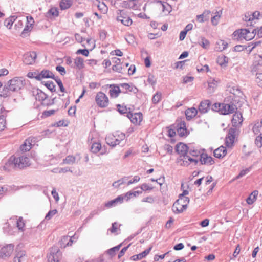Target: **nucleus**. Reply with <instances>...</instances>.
Masks as SVG:
<instances>
[{
	"mask_svg": "<svg viewBox=\"0 0 262 262\" xmlns=\"http://www.w3.org/2000/svg\"><path fill=\"white\" fill-rule=\"evenodd\" d=\"M120 86L121 88H122L123 89L125 90L126 91H128L130 92L134 91L133 89H134V87L130 85L128 83H121V84H120ZM135 89H136V88H135Z\"/></svg>",
	"mask_w": 262,
	"mask_h": 262,
	"instance_id": "8fccbe9b",
	"label": "nucleus"
},
{
	"mask_svg": "<svg viewBox=\"0 0 262 262\" xmlns=\"http://www.w3.org/2000/svg\"><path fill=\"white\" fill-rule=\"evenodd\" d=\"M25 226L23 218L20 217L17 222V226L19 230H22Z\"/></svg>",
	"mask_w": 262,
	"mask_h": 262,
	"instance_id": "6e6d98bb",
	"label": "nucleus"
},
{
	"mask_svg": "<svg viewBox=\"0 0 262 262\" xmlns=\"http://www.w3.org/2000/svg\"><path fill=\"white\" fill-rule=\"evenodd\" d=\"M222 11H217L215 15L211 18V23L212 25L216 26L218 24V21L221 17Z\"/></svg>",
	"mask_w": 262,
	"mask_h": 262,
	"instance_id": "58836bf2",
	"label": "nucleus"
},
{
	"mask_svg": "<svg viewBox=\"0 0 262 262\" xmlns=\"http://www.w3.org/2000/svg\"><path fill=\"white\" fill-rule=\"evenodd\" d=\"M106 143L111 146L114 147L119 144L118 140L117 139L116 136L114 135H109L105 138Z\"/></svg>",
	"mask_w": 262,
	"mask_h": 262,
	"instance_id": "4be33fe9",
	"label": "nucleus"
},
{
	"mask_svg": "<svg viewBox=\"0 0 262 262\" xmlns=\"http://www.w3.org/2000/svg\"><path fill=\"white\" fill-rule=\"evenodd\" d=\"M210 102L208 100L202 101L199 106V112L201 114H205L208 112Z\"/></svg>",
	"mask_w": 262,
	"mask_h": 262,
	"instance_id": "6ab92c4d",
	"label": "nucleus"
},
{
	"mask_svg": "<svg viewBox=\"0 0 262 262\" xmlns=\"http://www.w3.org/2000/svg\"><path fill=\"white\" fill-rule=\"evenodd\" d=\"M57 212V211L56 209L50 210L46 214V215L45 216V219L46 220H50Z\"/></svg>",
	"mask_w": 262,
	"mask_h": 262,
	"instance_id": "603ef678",
	"label": "nucleus"
},
{
	"mask_svg": "<svg viewBox=\"0 0 262 262\" xmlns=\"http://www.w3.org/2000/svg\"><path fill=\"white\" fill-rule=\"evenodd\" d=\"M228 62V58L224 55L219 56L217 59V63L221 66L225 65Z\"/></svg>",
	"mask_w": 262,
	"mask_h": 262,
	"instance_id": "ea45409f",
	"label": "nucleus"
},
{
	"mask_svg": "<svg viewBox=\"0 0 262 262\" xmlns=\"http://www.w3.org/2000/svg\"><path fill=\"white\" fill-rule=\"evenodd\" d=\"M260 16V12L258 11L247 12L243 18V20L247 23V26H251L255 20H257Z\"/></svg>",
	"mask_w": 262,
	"mask_h": 262,
	"instance_id": "423d86ee",
	"label": "nucleus"
},
{
	"mask_svg": "<svg viewBox=\"0 0 262 262\" xmlns=\"http://www.w3.org/2000/svg\"><path fill=\"white\" fill-rule=\"evenodd\" d=\"M255 144L259 146H262V136H258L255 139Z\"/></svg>",
	"mask_w": 262,
	"mask_h": 262,
	"instance_id": "774afa93",
	"label": "nucleus"
},
{
	"mask_svg": "<svg viewBox=\"0 0 262 262\" xmlns=\"http://www.w3.org/2000/svg\"><path fill=\"white\" fill-rule=\"evenodd\" d=\"M30 159L27 157L21 156L18 158L14 156H11L9 161L6 164L7 165H13L16 168L22 169L30 165Z\"/></svg>",
	"mask_w": 262,
	"mask_h": 262,
	"instance_id": "f257e3e1",
	"label": "nucleus"
},
{
	"mask_svg": "<svg viewBox=\"0 0 262 262\" xmlns=\"http://www.w3.org/2000/svg\"><path fill=\"white\" fill-rule=\"evenodd\" d=\"M60 253L56 248H52L50 253L47 256L48 262H59L58 257Z\"/></svg>",
	"mask_w": 262,
	"mask_h": 262,
	"instance_id": "dca6fc26",
	"label": "nucleus"
},
{
	"mask_svg": "<svg viewBox=\"0 0 262 262\" xmlns=\"http://www.w3.org/2000/svg\"><path fill=\"white\" fill-rule=\"evenodd\" d=\"M256 81L258 85L262 88V73H256Z\"/></svg>",
	"mask_w": 262,
	"mask_h": 262,
	"instance_id": "3c124183",
	"label": "nucleus"
},
{
	"mask_svg": "<svg viewBox=\"0 0 262 262\" xmlns=\"http://www.w3.org/2000/svg\"><path fill=\"white\" fill-rule=\"evenodd\" d=\"M228 46V43L223 40H219L216 42L215 50L217 51H222L226 49Z\"/></svg>",
	"mask_w": 262,
	"mask_h": 262,
	"instance_id": "c85d7f7f",
	"label": "nucleus"
},
{
	"mask_svg": "<svg viewBox=\"0 0 262 262\" xmlns=\"http://www.w3.org/2000/svg\"><path fill=\"white\" fill-rule=\"evenodd\" d=\"M25 255L26 252L24 250H21L17 252L15 257H17V258L20 260V258H23Z\"/></svg>",
	"mask_w": 262,
	"mask_h": 262,
	"instance_id": "69168bd1",
	"label": "nucleus"
},
{
	"mask_svg": "<svg viewBox=\"0 0 262 262\" xmlns=\"http://www.w3.org/2000/svg\"><path fill=\"white\" fill-rule=\"evenodd\" d=\"M199 45L204 49H207L209 47L210 42L205 37H201Z\"/></svg>",
	"mask_w": 262,
	"mask_h": 262,
	"instance_id": "e433bc0d",
	"label": "nucleus"
},
{
	"mask_svg": "<svg viewBox=\"0 0 262 262\" xmlns=\"http://www.w3.org/2000/svg\"><path fill=\"white\" fill-rule=\"evenodd\" d=\"M8 87L11 92H16L20 90L24 85L22 77H15L10 80L8 82Z\"/></svg>",
	"mask_w": 262,
	"mask_h": 262,
	"instance_id": "20e7f679",
	"label": "nucleus"
},
{
	"mask_svg": "<svg viewBox=\"0 0 262 262\" xmlns=\"http://www.w3.org/2000/svg\"><path fill=\"white\" fill-rule=\"evenodd\" d=\"M209 19V17H205L204 14L198 15L196 16V20L199 23H203Z\"/></svg>",
	"mask_w": 262,
	"mask_h": 262,
	"instance_id": "5fc2aeb1",
	"label": "nucleus"
},
{
	"mask_svg": "<svg viewBox=\"0 0 262 262\" xmlns=\"http://www.w3.org/2000/svg\"><path fill=\"white\" fill-rule=\"evenodd\" d=\"M219 107H220L219 113L223 115L233 113L236 110V106L233 104L221 103V105H219Z\"/></svg>",
	"mask_w": 262,
	"mask_h": 262,
	"instance_id": "0eeeda50",
	"label": "nucleus"
},
{
	"mask_svg": "<svg viewBox=\"0 0 262 262\" xmlns=\"http://www.w3.org/2000/svg\"><path fill=\"white\" fill-rule=\"evenodd\" d=\"M121 246H122V244H120L113 248H112L108 249L107 251V254L108 255H110L111 257L115 256L116 254V252L118 251L120 249Z\"/></svg>",
	"mask_w": 262,
	"mask_h": 262,
	"instance_id": "4c0bfd02",
	"label": "nucleus"
},
{
	"mask_svg": "<svg viewBox=\"0 0 262 262\" xmlns=\"http://www.w3.org/2000/svg\"><path fill=\"white\" fill-rule=\"evenodd\" d=\"M208 89L210 93H212L214 91V88L216 85L214 80H210L208 82Z\"/></svg>",
	"mask_w": 262,
	"mask_h": 262,
	"instance_id": "09e8293b",
	"label": "nucleus"
},
{
	"mask_svg": "<svg viewBox=\"0 0 262 262\" xmlns=\"http://www.w3.org/2000/svg\"><path fill=\"white\" fill-rule=\"evenodd\" d=\"M198 162L197 160L191 158L187 155V154L180 155L177 159V162L183 166H188L191 162H194L195 164H196Z\"/></svg>",
	"mask_w": 262,
	"mask_h": 262,
	"instance_id": "6e6552de",
	"label": "nucleus"
},
{
	"mask_svg": "<svg viewBox=\"0 0 262 262\" xmlns=\"http://www.w3.org/2000/svg\"><path fill=\"white\" fill-rule=\"evenodd\" d=\"M32 93L36 100H38L40 102H43L47 98V95L38 89L33 88L32 91Z\"/></svg>",
	"mask_w": 262,
	"mask_h": 262,
	"instance_id": "4468645a",
	"label": "nucleus"
},
{
	"mask_svg": "<svg viewBox=\"0 0 262 262\" xmlns=\"http://www.w3.org/2000/svg\"><path fill=\"white\" fill-rule=\"evenodd\" d=\"M84 68V60L80 57H76L74 59V68L81 70Z\"/></svg>",
	"mask_w": 262,
	"mask_h": 262,
	"instance_id": "bb28decb",
	"label": "nucleus"
},
{
	"mask_svg": "<svg viewBox=\"0 0 262 262\" xmlns=\"http://www.w3.org/2000/svg\"><path fill=\"white\" fill-rule=\"evenodd\" d=\"M200 161L202 164L208 165H212L214 163L213 158L208 156L206 154H202L201 155Z\"/></svg>",
	"mask_w": 262,
	"mask_h": 262,
	"instance_id": "a211bd4d",
	"label": "nucleus"
},
{
	"mask_svg": "<svg viewBox=\"0 0 262 262\" xmlns=\"http://www.w3.org/2000/svg\"><path fill=\"white\" fill-rule=\"evenodd\" d=\"M53 79H55V80L56 81V82L58 84V86L60 88V91L62 92H63L64 91V88L63 86V85L62 84V82L61 80L60 79L58 78H55V77H54V78H53Z\"/></svg>",
	"mask_w": 262,
	"mask_h": 262,
	"instance_id": "4d7b16f0",
	"label": "nucleus"
},
{
	"mask_svg": "<svg viewBox=\"0 0 262 262\" xmlns=\"http://www.w3.org/2000/svg\"><path fill=\"white\" fill-rule=\"evenodd\" d=\"M32 28V23H30V25L28 24L26 25L21 32V36L23 38L27 37L28 35V32L31 31Z\"/></svg>",
	"mask_w": 262,
	"mask_h": 262,
	"instance_id": "a19ab883",
	"label": "nucleus"
},
{
	"mask_svg": "<svg viewBox=\"0 0 262 262\" xmlns=\"http://www.w3.org/2000/svg\"><path fill=\"white\" fill-rule=\"evenodd\" d=\"M55 113V110H51L49 111H45L43 112L42 115L45 117H49L51 116V115L54 114Z\"/></svg>",
	"mask_w": 262,
	"mask_h": 262,
	"instance_id": "338daca9",
	"label": "nucleus"
},
{
	"mask_svg": "<svg viewBox=\"0 0 262 262\" xmlns=\"http://www.w3.org/2000/svg\"><path fill=\"white\" fill-rule=\"evenodd\" d=\"M58 11L55 7H52L46 13V17L48 18H52L58 15Z\"/></svg>",
	"mask_w": 262,
	"mask_h": 262,
	"instance_id": "473e14b6",
	"label": "nucleus"
},
{
	"mask_svg": "<svg viewBox=\"0 0 262 262\" xmlns=\"http://www.w3.org/2000/svg\"><path fill=\"white\" fill-rule=\"evenodd\" d=\"M112 69L113 71L119 72V73H122V66L120 64H115L112 67Z\"/></svg>",
	"mask_w": 262,
	"mask_h": 262,
	"instance_id": "0e129e2a",
	"label": "nucleus"
},
{
	"mask_svg": "<svg viewBox=\"0 0 262 262\" xmlns=\"http://www.w3.org/2000/svg\"><path fill=\"white\" fill-rule=\"evenodd\" d=\"M262 68V56L259 55H255L254 60L252 66L251 72H256Z\"/></svg>",
	"mask_w": 262,
	"mask_h": 262,
	"instance_id": "9b49d317",
	"label": "nucleus"
},
{
	"mask_svg": "<svg viewBox=\"0 0 262 262\" xmlns=\"http://www.w3.org/2000/svg\"><path fill=\"white\" fill-rule=\"evenodd\" d=\"M258 194V191L257 190L253 191L246 199L247 204L251 205L256 200Z\"/></svg>",
	"mask_w": 262,
	"mask_h": 262,
	"instance_id": "72a5a7b5",
	"label": "nucleus"
},
{
	"mask_svg": "<svg viewBox=\"0 0 262 262\" xmlns=\"http://www.w3.org/2000/svg\"><path fill=\"white\" fill-rule=\"evenodd\" d=\"M95 101L97 105L101 108L106 107L109 104L107 96L101 92L97 93L95 97Z\"/></svg>",
	"mask_w": 262,
	"mask_h": 262,
	"instance_id": "39448f33",
	"label": "nucleus"
},
{
	"mask_svg": "<svg viewBox=\"0 0 262 262\" xmlns=\"http://www.w3.org/2000/svg\"><path fill=\"white\" fill-rule=\"evenodd\" d=\"M117 20L120 21L122 24L126 26H129L132 24V20L129 17H124L122 16H118L117 17Z\"/></svg>",
	"mask_w": 262,
	"mask_h": 262,
	"instance_id": "7c9ffc66",
	"label": "nucleus"
},
{
	"mask_svg": "<svg viewBox=\"0 0 262 262\" xmlns=\"http://www.w3.org/2000/svg\"><path fill=\"white\" fill-rule=\"evenodd\" d=\"M198 112V110L194 107L188 108L185 111L186 118L188 119H191L196 115Z\"/></svg>",
	"mask_w": 262,
	"mask_h": 262,
	"instance_id": "2f4dec72",
	"label": "nucleus"
},
{
	"mask_svg": "<svg viewBox=\"0 0 262 262\" xmlns=\"http://www.w3.org/2000/svg\"><path fill=\"white\" fill-rule=\"evenodd\" d=\"M90 143L92 144L91 150L93 153L98 152L102 148L101 144L94 141L92 137L91 138Z\"/></svg>",
	"mask_w": 262,
	"mask_h": 262,
	"instance_id": "b1692460",
	"label": "nucleus"
},
{
	"mask_svg": "<svg viewBox=\"0 0 262 262\" xmlns=\"http://www.w3.org/2000/svg\"><path fill=\"white\" fill-rule=\"evenodd\" d=\"M140 188L143 191L151 190L153 189L152 187L149 186L147 184L144 183L140 186Z\"/></svg>",
	"mask_w": 262,
	"mask_h": 262,
	"instance_id": "680f3d73",
	"label": "nucleus"
},
{
	"mask_svg": "<svg viewBox=\"0 0 262 262\" xmlns=\"http://www.w3.org/2000/svg\"><path fill=\"white\" fill-rule=\"evenodd\" d=\"M8 87L7 85H5L3 88V90L2 91H0V96L6 98L7 97H9L11 95V91L9 90V89L6 88Z\"/></svg>",
	"mask_w": 262,
	"mask_h": 262,
	"instance_id": "79ce46f5",
	"label": "nucleus"
},
{
	"mask_svg": "<svg viewBox=\"0 0 262 262\" xmlns=\"http://www.w3.org/2000/svg\"><path fill=\"white\" fill-rule=\"evenodd\" d=\"M162 98V94L161 92H157L152 97V101L154 104L159 103Z\"/></svg>",
	"mask_w": 262,
	"mask_h": 262,
	"instance_id": "a18cd8bd",
	"label": "nucleus"
},
{
	"mask_svg": "<svg viewBox=\"0 0 262 262\" xmlns=\"http://www.w3.org/2000/svg\"><path fill=\"white\" fill-rule=\"evenodd\" d=\"M36 56L35 52H28L24 55L23 62L26 64H31L34 62Z\"/></svg>",
	"mask_w": 262,
	"mask_h": 262,
	"instance_id": "2eb2a0df",
	"label": "nucleus"
},
{
	"mask_svg": "<svg viewBox=\"0 0 262 262\" xmlns=\"http://www.w3.org/2000/svg\"><path fill=\"white\" fill-rule=\"evenodd\" d=\"M226 154L227 150L224 146H221L214 151V156L217 158H223Z\"/></svg>",
	"mask_w": 262,
	"mask_h": 262,
	"instance_id": "cd10ccee",
	"label": "nucleus"
},
{
	"mask_svg": "<svg viewBox=\"0 0 262 262\" xmlns=\"http://www.w3.org/2000/svg\"><path fill=\"white\" fill-rule=\"evenodd\" d=\"M176 150L180 156L184 154H187L188 152V147L186 144L183 143H179L177 144Z\"/></svg>",
	"mask_w": 262,
	"mask_h": 262,
	"instance_id": "5701e85b",
	"label": "nucleus"
},
{
	"mask_svg": "<svg viewBox=\"0 0 262 262\" xmlns=\"http://www.w3.org/2000/svg\"><path fill=\"white\" fill-rule=\"evenodd\" d=\"M189 202L187 196H179V199L173 204L172 210L174 213H181L186 210Z\"/></svg>",
	"mask_w": 262,
	"mask_h": 262,
	"instance_id": "7ed1b4c3",
	"label": "nucleus"
},
{
	"mask_svg": "<svg viewBox=\"0 0 262 262\" xmlns=\"http://www.w3.org/2000/svg\"><path fill=\"white\" fill-rule=\"evenodd\" d=\"M34 78L38 80H40L43 78H54V75L52 72L48 70H42L40 73H35Z\"/></svg>",
	"mask_w": 262,
	"mask_h": 262,
	"instance_id": "ddd939ff",
	"label": "nucleus"
},
{
	"mask_svg": "<svg viewBox=\"0 0 262 262\" xmlns=\"http://www.w3.org/2000/svg\"><path fill=\"white\" fill-rule=\"evenodd\" d=\"M157 7L161 9L163 13L165 15H167L172 11L171 6L167 2L158 1L156 2Z\"/></svg>",
	"mask_w": 262,
	"mask_h": 262,
	"instance_id": "1a4fd4ad",
	"label": "nucleus"
},
{
	"mask_svg": "<svg viewBox=\"0 0 262 262\" xmlns=\"http://www.w3.org/2000/svg\"><path fill=\"white\" fill-rule=\"evenodd\" d=\"M236 130L235 129L231 128L229 129L227 136L226 138V144L228 147H231L234 142Z\"/></svg>",
	"mask_w": 262,
	"mask_h": 262,
	"instance_id": "f8f14e48",
	"label": "nucleus"
},
{
	"mask_svg": "<svg viewBox=\"0 0 262 262\" xmlns=\"http://www.w3.org/2000/svg\"><path fill=\"white\" fill-rule=\"evenodd\" d=\"M14 249V245L9 244L3 247L0 250V257L2 258L9 257L12 253Z\"/></svg>",
	"mask_w": 262,
	"mask_h": 262,
	"instance_id": "9d476101",
	"label": "nucleus"
},
{
	"mask_svg": "<svg viewBox=\"0 0 262 262\" xmlns=\"http://www.w3.org/2000/svg\"><path fill=\"white\" fill-rule=\"evenodd\" d=\"M45 85L51 92H53L55 91V85L53 82L52 81H47L45 83Z\"/></svg>",
	"mask_w": 262,
	"mask_h": 262,
	"instance_id": "de8ad7c7",
	"label": "nucleus"
},
{
	"mask_svg": "<svg viewBox=\"0 0 262 262\" xmlns=\"http://www.w3.org/2000/svg\"><path fill=\"white\" fill-rule=\"evenodd\" d=\"M124 200V197L122 195H119L117 198L110 201L105 204V206L110 208L114 206L118 203L121 204Z\"/></svg>",
	"mask_w": 262,
	"mask_h": 262,
	"instance_id": "a878e982",
	"label": "nucleus"
},
{
	"mask_svg": "<svg viewBox=\"0 0 262 262\" xmlns=\"http://www.w3.org/2000/svg\"><path fill=\"white\" fill-rule=\"evenodd\" d=\"M31 143L27 140L25 141L24 144L20 146V149L22 151H27L31 148Z\"/></svg>",
	"mask_w": 262,
	"mask_h": 262,
	"instance_id": "c9c22d12",
	"label": "nucleus"
},
{
	"mask_svg": "<svg viewBox=\"0 0 262 262\" xmlns=\"http://www.w3.org/2000/svg\"><path fill=\"white\" fill-rule=\"evenodd\" d=\"M80 159V156L79 155H77L76 156H68L67 157V164H73L76 161H78Z\"/></svg>",
	"mask_w": 262,
	"mask_h": 262,
	"instance_id": "f704fd0d",
	"label": "nucleus"
},
{
	"mask_svg": "<svg viewBox=\"0 0 262 262\" xmlns=\"http://www.w3.org/2000/svg\"><path fill=\"white\" fill-rule=\"evenodd\" d=\"M249 171V168H246L245 169H243L242 171H241L240 173L238 174V175L236 177V179H239L244 176L247 174Z\"/></svg>",
	"mask_w": 262,
	"mask_h": 262,
	"instance_id": "e2e57ef3",
	"label": "nucleus"
},
{
	"mask_svg": "<svg viewBox=\"0 0 262 262\" xmlns=\"http://www.w3.org/2000/svg\"><path fill=\"white\" fill-rule=\"evenodd\" d=\"M129 115H127L130 121L134 124H139L142 120V114L141 113L131 114Z\"/></svg>",
	"mask_w": 262,
	"mask_h": 262,
	"instance_id": "aec40b11",
	"label": "nucleus"
},
{
	"mask_svg": "<svg viewBox=\"0 0 262 262\" xmlns=\"http://www.w3.org/2000/svg\"><path fill=\"white\" fill-rule=\"evenodd\" d=\"M97 7L98 9L103 14H105L107 13L108 10V8L107 6L103 2H99Z\"/></svg>",
	"mask_w": 262,
	"mask_h": 262,
	"instance_id": "c03bdc74",
	"label": "nucleus"
},
{
	"mask_svg": "<svg viewBox=\"0 0 262 262\" xmlns=\"http://www.w3.org/2000/svg\"><path fill=\"white\" fill-rule=\"evenodd\" d=\"M6 121L5 116L2 115L0 116V131L4 130L6 128Z\"/></svg>",
	"mask_w": 262,
	"mask_h": 262,
	"instance_id": "49530a36",
	"label": "nucleus"
},
{
	"mask_svg": "<svg viewBox=\"0 0 262 262\" xmlns=\"http://www.w3.org/2000/svg\"><path fill=\"white\" fill-rule=\"evenodd\" d=\"M52 126L53 127H61V126H66L65 121L64 120H60L54 124H52Z\"/></svg>",
	"mask_w": 262,
	"mask_h": 262,
	"instance_id": "13d9d810",
	"label": "nucleus"
},
{
	"mask_svg": "<svg viewBox=\"0 0 262 262\" xmlns=\"http://www.w3.org/2000/svg\"><path fill=\"white\" fill-rule=\"evenodd\" d=\"M256 33V29H253L251 32L249 29H241L235 31L233 36L234 39L237 40L245 39L248 41L252 39L255 37Z\"/></svg>",
	"mask_w": 262,
	"mask_h": 262,
	"instance_id": "f03ea898",
	"label": "nucleus"
},
{
	"mask_svg": "<svg viewBox=\"0 0 262 262\" xmlns=\"http://www.w3.org/2000/svg\"><path fill=\"white\" fill-rule=\"evenodd\" d=\"M243 121L242 114L240 112H236L233 115L232 119L233 126L237 127L241 125Z\"/></svg>",
	"mask_w": 262,
	"mask_h": 262,
	"instance_id": "f3484780",
	"label": "nucleus"
},
{
	"mask_svg": "<svg viewBox=\"0 0 262 262\" xmlns=\"http://www.w3.org/2000/svg\"><path fill=\"white\" fill-rule=\"evenodd\" d=\"M151 248L152 247H149L148 249L145 250L142 253L132 256L131 257V259L134 261H136L142 259V258L145 257L149 253L151 250Z\"/></svg>",
	"mask_w": 262,
	"mask_h": 262,
	"instance_id": "c756f323",
	"label": "nucleus"
},
{
	"mask_svg": "<svg viewBox=\"0 0 262 262\" xmlns=\"http://www.w3.org/2000/svg\"><path fill=\"white\" fill-rule=\"evenodd\" d=\"M109 93L111 97L116 98L119 95V94L121 92L119 86L114 84L110 85Z\"/></svg>",
	"mask_w": 262,
	"mask_h": 262,
	"instance_id": "393cba45",
	"label": "nucleus"
},
{
	"mask_svg": "<svg viewBox=\"0 0 262 262\" xmlns=\"http://www.w3.org/2000/svg\"><path fill=\"white\" fill-rule=\"evenodd\" d=\"M118 111L122 114H124L127 113V110L126 106L118 104L117 105Z\"/></svg>",
	"mask_w": 262,
	"mask_h": 262,
	"instance_id": "864d4df0",
	"label": "nucleus"
},
{
	"mask_svg": "<svg viewBox=\"0 0 262 262\" xmlns=\"http://www.w3.org/2000/svg\"><path fill=\"white\" fill-rule=\"evenodd\" d=\"M178 134L181 136L183 137L186 134V129L185 128V123H181L180 126L177 129Z\"/></svg>",
	"mask_w": 262,
	"mask_h": 262,
	"instance_id": "37998d69",
	"label": "nucleus"
},
{
	"mask_svg": "<svg viewBox=\"0 0 262 262\" xmlns=\"http://www.w3.org/2000/svg\"><path fill=\"white\" fill-rule=\"evenodd\" d=\"M252 130L255 135H258L262 131V120L259 122L256 121L251 124Z\"/></svg>",
	"mask_w": 262,
	"mask_h": 262,
	"instance_id": "412c9836",
	"label": "nucleus"
},
{
	"mask_svg": "<svg viewBox=\"0 0 262 262\" xmlns=\"http://www.w3.org/2000/svg\"><path fill=\"white\" fill-rule=\"evenodd\" d=\"M76 54H81L85 56H88L89 55V52L87 49H79L76 51Z\"/></svg>",
	"mask_w": 262,
	"mask_h": 262,
	"instance_id": "bf43d9fd",
	"label": "nucleus"
},
{
	"mask_svg": "<svg viewBox=\"0 0 262 262\" xmlns=\"http://www.w3.org/2000/svg\"><path fill=\"white\" fill-rule=\"evenodd\" d=\"M140 178L138 176H136L134 177L133 180H131L128 181L127 185L128 186L133 183H137V182H139L140 181Z\"/></svg>",
	"mask_w": 262,
	"mask_h": 262,
	"instance_id": "052dcab7",
	"label": "nucleus"
}]
</instances>
